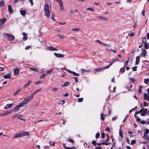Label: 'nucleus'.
Segmentation results:
<instances>
[{"label": "nucleus", "instance_id": "obj_43", "mask_svg": "<svg viewBox=\"0 0 149 149\" xmlns=\"http://www.w3.org/2000/svg\"><path fill=\"white\" fill-rule=\"evenodd\" d=\"M20 91V89H19L17 91H16L13 94L14 95H15L17 94Z\"/></svg>", "mask_w": 149, "mask_h": 149}, {"label": "nucleus", "instance_id": "obj_53", "mask_svg": "<svg viewBox=\"0 0 149 149\" xmlns=\"http://www.w3.org/2000/svg\"><path fill=\"white\" fill-rule=\"evenodd\" d=\"M83 99V97L79 98L78 99V102H82Z\"/></svg>", "mask_w": 149, "mask_h": 149}, {"label": "nucleus", "instance_id": "obj_64", "mask_svg": "<svg viewBox=\"0 0 149 149\" xmlns=\"http://www.w3.org/2000/svg\"><path fill=\"white\" fill-rule=\"evenodd\" d=\"M95 149H102V148L100 147L97 146L95 148Z\"/></svg>", "mask_w": 149, "mask_h": 149}, {"label": "nucleus", "instance_id": "obj_55", "mask_svg": "<svg viewBox=\"0 0 149 149\" xmlns=\"http://www.w3.org/2000/svg\"><path fill=\"white\" fill-rule=\"evenodd\" d=\"M101 45L103 46H108V44H105L104 43L102 42Z\"/></svg>", "mask_w": 149, "mask_h": 149}, {"label": "nucleus", "instance_id": "obj_29", "mask_svg": "<svg viewBox=\"0 0 149 149\" xmlns=\"http://www.w3.org/2000/svg\"><path fill=\"white\" fill-rule=\"evenodd\" d=\"M71 74H72L74 76H79V74L76 73L74 71H72Z\"/></svg>", "mask_w": 149, "mask_h": 149}, {"label": "nucleus", "instance_id": "obj_35", "mask_svg": "<svg viewBox=\"0 0 149 149\" xmlns=\"http://www.w3.org/2000/svg\"><path fill=\"white\" fill-rule=\"evenodd\" d=\"M142 86H139V88L138 89V92H139V93H141V91H141V88H142Z\"/></svg>", "mask_w": 149, "mask_h": 149}, {"label": "nucleus", "instance_id": "obj_58", "mask_svg": "<svg viewBox=\"0 0 149 149\" xmlns=\"http://www.w3.org/2000/svg\"><path fill=\"white\" fill-rule=\"evenodd\" d=\"M109 50L110 52H111V51L113 52L114 53H116L117 52V51L116 50L110 49Z\"/></svg>", "mask_w": 149, "mask_h": 149}, {"label": "nucleus", "instance_id": "obj_21", "mask_svg": "<svg viewBox=\"0 0 149 149\" xmlns=\"http://www.w3.org/2000/svg\"><path fill=\"white\" fill-rule=\"evenodd\" d=\"M60 6V10L62 12H64L65 11V10L63 6V5H62L59 6Z\"/></svg>", "mask_w": 149, "mask_h": 149}, {"label": "nucleus", "instance_id": "obj_52", "mask_svg": "<svg viewBox=\"0 0 149 149\" xmlns=\"http://www.w3.org/2000/svg\"><path fill=\"white\" fill-rule=\"evenodd\" d=\"M77 11H78L77 10H70V13L71 14H73L74 13V12H77Z\"/></svg>", "mask_w": 149, "mask_h": 149}, {"label": "nucleus", "instance_id": "obj_46", "mask_svg": "<svg viewBox=\"0 0 149 149\" xmlns=\"http://www.w3.org/2000/svg\"><path fill=\"white\" fill-rule=\"evenodd\" d=\"M100 136V134L99 132H97L96 134L95 137L97 139Z\"/></svg>", "mask_w": 149, "mask_h": 149}, {"label": "nucleus", "instance_id": "obj_44", "mask_svg": "<svg viewBox=\"0 0 149 149\" xmlns=\"http://www.w3.org/2000/svg\"><path fill=\"white\" fill-rule=\"evenodd\" d=\"M101 118L102 120H104L105 117H104V114L102 113L101 115Z\"/></svg>", "mask_w": 149, "mask_h": 149}, {"label": "nucleus", "instance_id": "obj_42", "mask_svg": "<svg viewBox=\"0 0 149 149\" xmlns=\"http://www.w3.org/2000/svg\"><path fill=\"white\" fill-rule=\"evenodd\" d=\"M67 140L68 141H69L71 143H74V141L71 139H68Z\"/></svg>", "mask_w": 149, "mask_h": 149}, {"label": "nucleus", "instance_id": "obj_49", "mask_svg": "<svg viewBox=\"0 0 149 149\" xmlns=\"http://www.w3.org/2000/svg\"><path fill=\"white\" fill-rule=\"evenodd\" d=\"M64 69L65 70L67 71L70 74H71L72 71H71L69 69H67L65 68H64Z\"/></svg>", "mask_w": 149, "mask_h": 149}, {"label": "nucleus", "instance_id": "obj_2", "mask_svg": "<svg viewBox=\"0 0 149 149\" xmlns=\"http://www.w3.org/2000/svg\"><path fill=\"white\" fill-rule=\"evenodd\" d=\"M4 36L7 40H13L15 39V36L10 34L4 33Z\"/></svg>", "mask_w": 149, "mask_h": 149}, {"label": "nucleus", "instance_id": "obj_5", "mask_svg": "<svg viewBox=\"0 0 149 149\" xmlns=\"http://www.w3.org/2000/svg\"><path fill=\"white\" fill-rule=\"evenodd\" d=\"M140 114L141 116H145L147 112V109L144 108H142L140 109Z\"/></svg>", "mask_w": 149, "mask_h": 149}, {"label": "nucleus", "instance_id": "obj_38", "mask_svg": "<svg viewBox=\"0 0 149 149\" xmlns=\"http://www.w3.org/2000/svg\"><path fill=\"white\" fill-rule=\"evenodd\" d=\"M149 81V80L148 79H144V83L145 84H147Z\"/></svg>", "mask_w": 149, "mask_h": 149}, {"label": "nucleus", "instance_id": "obj_16", "mask_svg": "<svg viewBox=\"0 0 149 149\" xmlns=\"http://www.w3.org/2000/svg\"><path fill=\"white\" fill-rule=\"evenodd\" d=\"M140 58L139 56H137L136 58L135 64L136 65L139 64L140 61Z\"/></svg>", "mask_w": 149, "mask_h": 149}, {"label": "nucleus", "instance_id": "obj_59", "mask_svg": "<svg viewBox=\"0 0 149 149\" xmlns=\"http://www.w3.org/2000/svg\"><path fill=\"white\" fill-rule=\"evenodd\" d=\"M29 1L31 4V6H33V0H28Z\"/></svg>", "mask_w": 149, "mask_h": 149}, {"label": "nucleus", "instance_id": "obj_6", "mask_svg": "<svg viewBox=\"0 0 149 149\" xmlns=\"http://www.w3.org/2000/svg\"><path fill=\"white\" fill-rule=\"evenodd\" d=\"M147 51L145 49L143 48L142 49L141 52L140 54V56L143 57H145L146 56Z\"/></svg>", "mask_w": 149, "mask_h": 149}, {"label": "nucleus", "instance_id": "obj_22", "mask_svg": "<svg viewBox=\"0 0 149 149\" xmlns=\"http://www.w3.org/2000/svg\"><path fill=\"white\" fill-rule=\"evenodd\" d=\"M144 46L145 49H148L149 48V45L147 43H146V40L145 41L144 43Z\"/></svg>", "mask_w": 149, "mask_h": 149}, {"label": "nucleus", "instance_id": "obj_63", "mask_svg": "<svg viewBox=\"0 0 149 149\" xmlns=\"http://www.w3.org/2000/svg\"><path fill=\"white\" fill-rule=\"evenodd\" d=\"M95 42H97L98 43H99L101 45V43H102V42H101V41H100V40H96Z\"/></svg>", "mask_w": 149, "mask_h": 149}, {"label": "nucleus", "instance_id": "obj_19", "mask_svg": "<svg viewBox=\"0 0 149 149\" xmlns=\"http://www.w3.org/2000/svg\"><path fill=\"white\" fill-rule=\"evenodd\" d=\"M22 135H21V132L19 133H16L15 134V135L13 137V139H15L18 137H21Z\"/></svg>", "mask_w": 149, "mask_h": 149}, {"label": "nucleus", "instance_id": "obj_9", "mask_svg": "<svg viewBox=\"0 0 149 149\" xmlns=\"http://www.w3.org/2000/svg\"><path fill=\"white\" fill-rule=\"evenodd\" d=\"M13 71L14 75H17L19 74V69L18 68H16L14 69Z\"/></svg>", "mask_w": 149, "mask_h": 149}, {"label": "nucleus", "instance_id": "obj_8", "mask_svg": "<svg viewBox=\"0 0 149 149\" xmlns=\"http://www.w3.org/2000/svg\"><path fill=\"white\" fill-rule=\"evenodd\" d=\"M47 49L50 51H57L58 49L52 46H49L47 47Z\"/></svg>", "mask_w": 149, "mask_h": 149}, {"label": "nucleus", "instance_id": "obj_50", "mask_svg": "<svg viewBox=\"0 0 149 149\" xmlns=\"http://www.w3.org/2000/svg\"><path fill=\"white\" fill-rule=\"evenodd\" d=\"M53 69H51L49 70H48L47 71L46 73L47 74H49L52 72L53 71Z\"/></svg>", "mask_w": 149, "mask_h": 149}, {"label": "nucleus", "instance_id": "obj_30", "mask_svg": "<svg viewBox=\"0 0 149 149\" xmlns=\"http://www.w3.org/2000/svg\"><path fill=\"white\" fill-rule=\"evenodd\" d=\"M125 71V69L124 67L121 68L120 70V72L122 73H123Z\"/></svg>", "mask_w": 149, "mask_h": 149}, {"label": "nucleus", "instance_id": "obj_54", "mask_svg": "<svg viewBox=\"0 0 149 149\" xmlns=\"http://www.w3.org/2000/svg\"><path fill=\"white\" fill-rule=\"evenodd\" d=\"M107 141H105L104 142H103V143H104V144H105V145H109L110 144V142H109V143H106Z\"/></svg>", "mask_w": 149, "mask_h": 149}, {"label": "nucleus", "instance_id": "obj_1", "mask_svg": "<svg viewBox=\"0 0 149 149\" xmlns=\"http://www.w3.org/2000/svg\"><path fill=\"white\" fill-rule=\"evenodd\" d=\"M44 10L45 11V15L47 17H49L50 16L49 9V5L47 3L44 6Z\"/></svg>", "mask_w": 149, "mask_h": 149}, {"label": "nucleus", "instance_id": "obj_51", "mask_svg": "<svg viewBox=\"0 0 149 149\" xmlns=\"http://www.w3.org/2000/svg\"><path fill=\"white\" fill-rule=\"evenodd\" d=\"M136 143V141L135 140H132L131 141V145H133Z\"/></svg>", "mask_w": 149, "mask_h": 149}, {"label": "nucleus", "instance_id": "obj_26", "mask_svg": "<svg viewBox=\"0 0 149 149\" xmlns=\"http://www.w3.org/2000/svg\"><path fill=\"white\" fill-rule=\"evenodd\" d=\"M12 111H13L12 110H9L8 111H7L4 112V115L5 116L6 115H7L10 113H11L12 112Z\"/></svg>", "mask_w": 149, "mask_h": 149}, {"label": "nucleus", "instance_id": "obj_11", "mask_svg": "<svg viewBox=\"0 0 149 149\" xmlns=\"http://www.w3.org/2000/svg\"><path fill=\"white\" fill-rule=\"evenodd\" d=\"M21 133L22 135V137L24 136H29L30 134V133L29 132L26 131L22 132Z\"/></svg>", "mask_w": 149, "mask_h": 149}, {"label": "nucleus", "instance_id": "obj_47", "mask_svg": "<svg viewBox=\"0 0 149 149\" xmlns=\"http://www.w3.org/2000/svg\"><path fill=\"white\" fill-rule=\"evenodd\" d=\"M72 30L73 31H77L78 30H79V29H78V28H74L72 29Z\"/></svg>", "mask_w": 149, "mask_h": 149}, {"label": "nucleus", "instance_id": "obj_60", "mask_svg": "<svg viewBox=\"0 0 149 149\" xmlns=\"http://www.w3.org/2000/svg\"><path fill=\"white\" fill-rule=\"evenodd\" d=\"M147 103L146 102H144L143 103V107H146L147 106Z\"/></svg>", "mask_w": 149, "mask_h": 149}, {"label": "nucleus", "instance_id": "obj_15", "mask_svg": "<svg viewBox=\"0 0 149 149\" xmlns=\"http://www.w3.org/2000/svg\"><path fill=\"white\" fill-rule=\"evenodd\" d=\"M3 77L5 79H11V76L10 74H8L6 75H3Z\"/></svg>", "mask_w": 149, "mask_h": 149}, {"label": "nucleus", "instance_id": "obj_31", "mask_svg": "<svg viewBox=\"0 0 149 149\" xmlns=\"http://www.w3.org/2000/svg\"><path fill=\"white\" fill-rule=\"evenodd\" d=\"M20 117H21V116H19V115H14L12 117V118H16L17 119H19V118H20Z\"/></svg>", "mask_w": 149, "mask_h": 149}, {"label": "nucleus", "instance_id": "obj_25", "mask_svg": "<svg viewBox=\"0 0 149 149\" xmlns=\"http://www.w3.org/2000/svg\"><path fill=\"white\" fill-rule=\"evenodd\" d=\"M69 84L70 83L69 82L66 81L61 86V87H63V86H67L69 85Z\"/></svg>", "mask_w": 149, "mask_h": 149}, {"label": "nucleus", "instance_id": "obj_56", "mask_svg": "<svg viewBox=\"0 0 149 149\" xmlns=\"http://www.w3.org/2000/svg\"><path fill=\"white\" fill-rule=\"evenodd\" d=\"M73 79H74L76 82L77 83L78 82V80L77 78V77H73Z\"/></svg>", "mask_w": 149, "mask_h": 149}, {"label": "nucleus", "instance_id": "obj_20", "mask_svg": "<svg viewBox=\"0 0 149 149\" xmlns=\"http://www.w3.org/2000/svg\"><path fill=\"white\" fill-rule=\"evenodd\" d=\"M20 12L21 15L23 16H24L25 15L26 12V11L24 10H20Z\"/></svg>", "mask_w": 149, "mask_h": 149}, {"label": "nucleus", "instance_id": "obj_24", "mask_svg": "<svg viewBox=\"0 0 149 149\" xmlns=\"http://www.w3.org/2000/svg\"><path fill=\"white\" fill-rule=\"evenodd\" d=\"M24 104V102L23 101H22L18 105V106L20 107H21L24 106V104Z\"/></svg>", "mask_w": 149, "mask_h": 149}, {"label": "nucleus", "instance_id": "obj_33", "mask_svg": "<svg viewBox=\"0 0 149 149\" xmlns=\"http://www.w3.org/2000/svg\"><path fill=\"white\" fill-rule=\"evenodd\" d=\"M4 5V2L3 1H0V6L2 7Z\"/></svg>", "mask_w": 149, "mask_h": 149}, {"label": "nucleus", "instance_id": "obj_37", "mask_svg": "<svg viewBox=\"0 0 149 149\" xmlns=\"http://www.w3.org/2000/svg\"><path fill=\"white\" fill-rule=\"evenodd\" d=\"M139 113H141L140 110L139 111H138L136 112H135V114H134L135 117H137V116H136V115L138 114H139Z\"/></svg>", "mask_w": 149, "mask_h": 149}, {"label": "nucleus", "instance_id": "obj_17", "mask_svg": "<svg viewBox=\"0 0 149 149\" xmlns=\"http://www.w3.org/2000/svg\"><path fill=\"white\" fill-rule=\"evenodd\" d=\"M6 19L4 18L2 19L0 18V22L1 24H3L5 22Z\"/></svg>", "mask_w": 149, "mask_h": 149}, {"label": "nucleus", "instance_id": "obj_32", "mask_svg": "<svg viewBox=\"0 0 149 149\" xmlns=\"http://www.w3.org/2000/svg\"><path fill=\"white\" fill-rule=\"evenodd\" d=\"M46 75V74L45 73H43L42 74L41 76L40 77V79H44L45 76Z\"/></svg>", "mask_w": 149, "mask_h": 149}, {"label": "nucleus", "instance_id": "obj_61", "mask_svg": "<svg viewBox=\"0 0 149 149\" xmlns=\"http://www.w3.org/2000/svg\"><path fill=\"white\" fill-rule=\"evenodd\" d=\"M30 48H31L30 46H26L25 47V49L26 50H27V49H29Z\"/></svg>", "mask_w": 149, "mask_h": 149}, {"label": "nucleus", "instance_id": "obj_41", "mask_svg": "<svg viewBox=\"0 0 149 149\" xmlns=\"http://www.w3.org/2000/svg\"><path fill=\"white\" fill-rule=\"evenodd\" d=\"M137 68V66H134V67H133L132 68L133 71H136Z\"/></svg>", "mask_w": 149, "mask_h": 149}, {"label": "nucleus", "instance_id": "obj_18", "mask_svg": "<svg viewBox=\"0 0 149 149\" xmlns=\"http://www.w3.org/2000/svg\"><path fill=\"white\" fill-rule=\"evenodd\" d=\"M96 18L99 19H100L101 20L104 21H107L108 20L107 18L103 17L98 16Z\"/></svg>", "mask_w": 149, "mask_h": 149}, {"label": "nucleus", "instance_id": "obj_57", "mask_svg": "<svg viewBox=\"0 0 149 149\" xmlns=\"http://www.w3.org/2000/svg\"><path fill=\"white\" fill-rule=\"evenodd\" d=\"M31 83V82L29 80L28 81L27 83L25 85H26V86H28L30 85Z\"/></svg>", "mask_w": 149, "mask_h": 149}, {"label": "nucleus", "instance_id": "obj_48", "mask_svg": "<svg viewBox=\"0 0 149 149\" xmlns=\"http://www.w3.org/2000/svg\"><path fill=\"white\" fill-rule=\"evenodd\" d=\"M92 143L95 146L97 144L96 141L95 140H93L92 141Z\"/></svg>", "mask_w": 149, "mask_h": 149}, {"label": "nucleus", "instance_id": "obj_4", "mask_svg": "<svg viewBox=\"0 0 149 149\" xmlns=\"http://www.w3.org/2000/svg\"><path fill=\"white\" fill-rule=\"evenodd\" d=\"M149 133V130L148 129H146L145 130L144 132V135L142 137V138L147 140L149 139V136H147L148 134Z\"/></svg>", "mask_w": 149, "mask_h": 149}, {"label": "nucleus", "instance_id": "obj_27", "mask_svg": "<svg viewBox=\"0 0 149 149\" xmlns=\"http://www.w3.org/2000/svg\"><path fill=\"white\" fill-rule=\"evenodd\" d=\"M57 2L59 3V6L63 5V2L61 0H56Z\"/></svg>", "mask_w": 149, "mask_h": 149}, {"label": "nucleus", "instance_id": "obj_7", "mask_svg": "<svg viewBox=\"0 0 149 149\" xmlns=\"http://www.w3.org/2000/svg\"><path fill=\"white\" fill-rule=\"evenodd\" d=\"M54 54L58 58H62L64 56V55L63 54L57 53L55 52L54 53Z\"/></svg>", "mask_w": 149, "mask_h": 149}, {"label": "nucleus", "instance_id": "obj_23", "mask_svg": "<svg viewBox=\"0 0 149 149\" xmlns=\"http://www.w3.org/2000/svg\"><path fill=\"white\" fill-rule=\"evenodd\" d=\"M19 107L18 105H17L14 107L13 111L15 112H17L19 110Z\"/></svg>", "mask_w": 149, "mask_h": 149}, {"label": "nucleus", "instance_id": "obj_45", "mask_svg": "<svg viewBox=\"0 0 149 149\" xmlns=\"http://www.w3.org/2000/svg\"><path fill=\"white\" fill-rule=\"evenodd\" d=\"M87 10L91 11H94V9L92 8H87Z\"/></svg>", "mask_w": 149, "mask_h": 149}, {"label": "nucleus", "instance_id": "obj_13", "mask_svg": "<svg viewBox=\"0 0 149 149\" xmlns=\"http://www.w3.org/2000/svg\"><path fill=\"white\" fill-rule=\"evenodd\" d=\"M22 35L23 36V40L24 41H25L28 38L27 35V34H26L25 32H23L22 33Z\"/></svg>", "mask_w": 149, "mask_h": 149}, {"label": "nucleus", "instance_id": "obj_10", "mask_svg": "<svg viewBox=\"0 0 149 149\" xmlns=\"http://www.w3.org/2000/svg\"><path fill=\"white\" fill-rule=\"evenodd\" d=\"M14 104L13 103L7 104L6 106H5L3 109H9L12 107Z\"/></svg>", "mask_w": 149, "mask_h": 149}, {"label": "nucleus", "instance_id": "obj_62", "mask_svg": "<svg viewBox=\"0 0 149 149\" xmlns=\"http://www.w3.org/2000/svg\"><path fill=\"white\" fill-rule=\"evenodd\" d=\"M58 37L60 38V39H62L63 38H64V37L63 36H61L60 35H58Z\"/></svg>", "mask_w": 149, "mask_h": 149}, {"label": "nucleus", "instance_id": "obj_40", "mask_svg": "<svg viewBox=\"0 0 149 149\" xmlns=\"http://www.w3.org/2000/svg\"><path fill=\"white\" fill-rule=\"evenodd\" d=\"M57 88H52L51 90V91H54V92H56V91H57Z\"/></svg>", "mask_w": 149, "mask_h": 149}, {"label": "nucleus", "instance_id": "obj_14", "mask_svg": "<svg viewBox=\"0 0 149 149\" xmlns=\"http://www.w3.org/2000/svg\"><path fill=\"white\" fill-rule=\"evenodd\" d=\"M8 10L10 14L13 13V11L12 9L11 6L10 5H8Z\"/></svg>", "mask_w": 149, "mask_h": 149}, {"label": "nucleus", "instance_id": "obj_12", "mask_svg": "<svg viewBox=\"0 0 149 149\" xmlns=\"http://www.w3.org/2000/svg\"><path fill=\"white\" fill-rule=\"evenodd\" d=\"M143 96L145 100H147L149 102V95L146 93H144Z\"/></svg>", "mask_w": 149, "mask_h": 149}, {"label": "nucleus", "instance_id": "obj_39", "mask_svg": "<svg viewBox=\"0 0 149 149\" xmlns=\"http://www.w3.org/2000/svg\"><path fill=\"white\" fill-rule=\"evenodd\" d=\"M144 43V41H143V40H142V42H141V43H140L139 44H140V45H139V47L140 48H141V47L143 46V44Z\"/></svg>", "mask_w": 149, "mask_h": 149}, {"label": "nucleus", "instance_id": "obj_36", "mask_svg": "<svg viewBox=\"0 0 149 149\" xmlns=\"http://www.w3.org/2000/svg\"><path fill=\"white\" fill-rule=\"evenodd\" d=\"M30 69L31 70L35 71L36 72L38 71V69L37 68H30Z\"/></svg>", "mask_w": 149, "mask_h": 149}, {"label": "nucleus", "instance_id": "obj_3", "mask_svg": "<svg viewBox=\"0 0 149 149\" xmlns=\"http://www.w3.org/2000/svg\"><path fill=\"white\" fill-rule=\"evenodd\" d=\"M32 99V95H30L25 98L23 101L24 102V104H26L28 103L29 101H31Z\"/></svg>", "mask_w": 149, "mask_h": 149}, {"label": "nucleus", "instance_id": "obj_34", "mask_svg": "<svg viewBox=\"0 0 149 149\" xmlns=\"http://www.w3.org/2000/svg\"><path fill=\"white\" fill-rule=\"evenodd\" d=\"M119 134L120 136L121 137L122 139L123 138V134L122 132L121 131V130H119Z\"/></svg>", "mask_w": 149, "mask_h": 149}, {"label": "nucleus", "instance_id": "obj_28", "mask_svg": "<svg viewBox=\"0 0 149 149\" xmlns=\"http://www.w3.org/2000/svg\"><path fill=\"white\" fill-rule=\"evenodd\" d=\"M104 69L103 68H96L94 70L96 71L97 72L102 71H103Z\"/></svg>", "mask_w": 149, "mask_h": 149}]
</instances>
